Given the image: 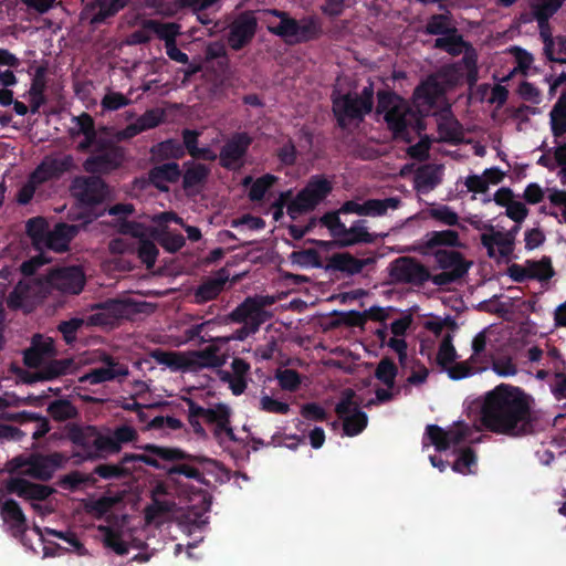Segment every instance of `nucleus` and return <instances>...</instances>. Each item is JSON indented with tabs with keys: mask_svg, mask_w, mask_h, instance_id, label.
<instances>
[{
	"mask_svg": "<svg viewBox=\"0 0 566 566\" xmlns=\"http://www.w3.org/2000/svg\"><path fill=\"white\" fill-rule=\"evenodd\" d=\"M462 243L460 241L458 232L453 230L443 231H431L428 232L421 240V243L416 249L421 253H431L437 250H447L446 248H460Z\"/></svg>",
	"mask_w": 566,
	"mask_h": 566,
	"instance_id": "25",
	"label": "nucleus"
},
{
	"mask_svg": "<svg viewBox=\"0 0 566 566\" xmlns=\"http://www.w3.org/2000/svg\"><path fill=\"white\" fill-rule=\"evenodd\" d=\"M123 160V154L119 148L114 146L106 147L102 154L92 156L84 163V168L88 172H108L117 168Z\"/></svg>",
	"mask_w": 566,
	"mask_h": 566,
	"instance_id": "27",
	"label": "nucleus"
},
{
	"mask_svg": "<svg viewBox=\"0 0 566 566\" xmlns=\"http://www.w3.org/2000/svg\"><path fill=\"white\" fill-rule=\"evenodd\" d=\"M160 245L168 252H176L185 245V239L179 233L163 232L158 237Z\"/></svg>",
	"mask_w": 566,
	"mask_h": 566,
	"instance_id": "64",
	"label": "nucleus"
},
{
	"mask_svg": "<svg viewBox=\"0 0 566 566\" xmlns=\"http://www.w3.org/2000/svg\"><path fill=\"white\" fill-rule=\"evenodd\" d=\"M96 431L94 427L90 426L84 428L75 427L70 431V439L73 443L93 451Z\"/></svg>",
	"mask_w": 566,
	"mask_h": 566,
	"instance_id": "49",
	"label": "nucleus"
},
{
	"mask_svg": "<svg viewBox=\"0 0 566 566\" xmlns=\"http://www.w3.org/2000/svg\"><path fill=\"white\" fill-rule=\"evenodd\" d=\"M275 302L273 296L256 295L248 297L239 306H237L229 315V318L235 323H244L259 328V326L268 318L264 307Z\"/></svg>",
	"mask_w": 566,
	"mask_h": 566,
	"instance_id": "14",
	"label": "nucleus"
},
{
	"mask_svg": "<svg viewBox=\"0 0 566 566\" xmlns=\"http://www.w3.org/2000/svg\"><path fill=\"white\" fill-rule=\"evenodd\" d=\"M73 166L74 161L70 155L48 156L31 176L35 182L41 185L49 180L60 178L63 174L70 171Z\"/></svg>",
	"mask_w": 566,
	"mask_h": 566,
	"instance_id": "21",
	"label": "nucleus"
},
{
	"mask_svg": "<svg viewBox=\"0 0 566 566\" xmlns=\"http://www.w3.org/2000/svg\"><path fill=\"white\" fill-rule=\"evenodd\" d=\"M48 410L56 420L73 418L76 413L74 406L67 400H56L49 406Z\"/></svg>",
	"mask_w": 566,
	"mask_h": 566,
	"instance_id": "59",
	"label": "nucleus"
},
{
	"mask_svg": "<svg viewBox=\"0 0 566 566\" xmlns=\"http://www.w3.org/2000/svg\"><path fill=\"white\" fill-rule=\"evenodd\" d=\"M442 178V166L427 165L418 170L416 175V187L419 191L426 192L440 184Z\"/></svg>",
	"mask_w": 566,
	"mask_h": 566,
	"instance_id": "37",
	"label": "nucleus"
},
{
	"mask_svg": "<svg viewBox=\"0 0 566 566\" xmlns=\"http://www.w3.org/2000/svg\"><path fill=\"white\" fill-rule=\"evenodd\" d=\"M526 271L530 279H536L539 281L548 280L553 275V269L548 260L527 261Z\"/></svg>",
	"mask_w": 566,
	"mask_h": 566,
	"instance_id": "55",
	"label": "nucleus"
},
{
	"mask_svg": "<svg viewBox=\"0 0 566 566\" xmlns=\"http://www.w3.org/2000/svg\"><path fill=\"white\" fill-rule=\"evenodd\" d=\"M179 176L180 169L176 163L156 166L149 171L150 182L160 190H167V184L178 180Z\"/></svg>",
	"mask_w": 566,
	"mask_h": 566,
	"instance_id": "34",
	"label": "nucleus"
},
{
	"mask_svg": "<svg viewBox=\"0 0 566 566\" xmlns=\"http://www.w3.org/2000/svg\"><path fill=\"white\" fill-rule=\"evenodd\" d=\"M457 352L452 345L451 336H446L439 347L437 360L448 373L449 377L454 380L465 378L472 374L470 367L465 364H454Z\"/></svg>",
	"mask_w": 566,
	"mask_h": 566,
	"instance_id": "23",
	"label": "nucleus"
},
{
	"mask_svg": "<svg viewBox=\"0 0 566 566\" xmlns=\"http://www.w3.org/2000/svg\"><path fill=\"white\" fill-rule=\"evenodd\" d=\"M433 258L439 273L432 274V283L437 286L449 285L463 277L472 265L471 261L455 250H437Z\"/></svg>",
	"mask_w": 566,
	"mask_h": 566,
	"instance_id": "9",
	"label": "nucleus"
},
{
	"mask_svg": "<svg viewBox=\"0 0 566 566\" xmlns=\"http://www.w3.org/2000/svg\"><path fill=\"white\" fill-rule=\"evenodd\" d=\"M427 213L429 217L447 226H454L459 220L457 212L447 206L433 207Z\"/></svg>",
	"mask_w": 566,
	"mask_h": 566,
	"instance_id": "61",
	"label": "nucleus"
},
{
	"mask_svg": "<svg viewBox=\"0 0 566 566\" xmlns=\"http://www.w3.org/2000/svg\"><path fill=\"white\" fill-rule=\"evenodd\" d=\"M231 410L224 403H218L211 408H207L206 420L217 426L221 432H226L230 438L233 437V431L230 427Z\"/></svg>",
	"mask_w": 566,
	"mask_h": 566,
	"instance_id": "38",
	"label": "nucleus"
},
{
	"mask_svg": "<svg viewBox=\"0 0 566 566\" xmlns=\"http://www.w3.org/2000/svg\"><path fill=\"white\" fill-rule=\"evenodd\" d=\"M374 263V259H357L349 253H338L333 255L331 264L333 269L349 275L357 274L369 264Z\"/></svg>",
	"mask_w": 566,
	"mask_h": 566,
	"instance_id": "33",
	"label": "nucleus"
},
{
	"mask_svg": "<svg viewBox=\"0 0 566 566\" xmlns=\"http://www.w3.org/2000/svg\"><path fill=\"white\" fill-rule=\"evenodd\" d=\"M565 0H532L531 7L539 24H544L563 4Z\"/></svg>",
	"mask_w": 566,
	"mask_h": 566,
	"instance_id": "43",
	"label": "nucleus"
},
{
	"mask_svg": "<svg viewBox=\"0 0 566 566\" xmlns=\"http://www.w3.org/2000/svg\"><path fill=\"white\" fill-rule=\"evenodd\" d=\"M458 77L453 70L444 69L430 76L413 93L417 111L391 92H379L377 115L382 116L394 138L405 143L412 142L423 129L421 115L430 112L446 90L455 84Z\"/></svg>",
	"mask_w": 566,
	"mask_h": 566,
	"instance_id": "1",
	"label": "nucleus"
},
{
	"mask_svg": "<svg viewBox=\"0 0 566 566\" xmlns=\"http://www.w3.org/2000/svg\"><path fill=\"white\" fill-rule=\"evenodd\" d=\"M130 313V305L123 301H108L92 306L91 312L84 314L86 326L113 325Z\"/></svg>",
	"mask_w": 566,
	"mask_h": 566,
	"instance_id": "16",
	"label": "nucleus"
},
{
	"mask_svg": "<svg viewBox=\"0 0 566 566\" xmlns=\"http://www.w3.org/2000/svg\"><path fill=\"white\" fill-rule=\"evenodd\" d=\"M82 326H86L85 315L81 317H73L69 321L62 322L59 325V329L63 334V337L66 340V343H72L76 337V332Z\"/></svg>",
	"mask_w": 566,
	"mask_h": 566,
	"instance_id": "60",
	"label": "nucleus"
},
{
	"mask_svg": "<svg viewBox=\"0 0 566 566\" xmlns=\"http://www.w3.org/2000/svg\"><path fill=\"white\" fill-rule=\"evenodd\" d=\"M153 357L158 364L166 366L172 371L190 370L188 352H155Z\"/></svg>",
	"mask_w": 566,
	"mask_h": 566,
	"instance_id": "36",
	"label": "nucleus"
},
{
	"mask_svg": "<svg viewBox=\"0 0 566 566\" xmlns=\"http://www.w3.org/2000/svg\"><path fill=\"white\" fill-rule=\"evenodd\" d=\"M70 134L73 137H84V140L81 142L78 145L81 149H86L90 146H92L95 138V129L92 117L87 114H82L80 116L73 117L72 123L70 125Z\"/></svg>",
	"mask_w": 566,
	"mask_h": 566,
	"instance_id": "32",
	"label": "nucleus"
},
{
	"mask_svg": "<svg viewBox=\"0 0 566 566\" xmlns=\"http://www.w3.org/2000/svg\"><path fill=\"white\" fill-rule=\"evenodd\" d=\"M455 30L450 20V15L448 13L432 15L427 25L426 32L429 34H449Z\"/></svg>",
	"mask_w": 566,
	"mask_h": 566,
	"instance_id": "51",
	"label": "nucleus"
},
{
	"mask_svg": "<svg viewBox=\"0 0 566 566\" xmlns=\"http://www.w3.org/2000/svg\"><path fill=\"white\" fill-rule=\"evenodd\" d=\"M493 199L497 206L505 209L506 217L516 223L515 227L520 228L521 223L528 216V209L525 203L521 201L509 188L499 189L494 193Z\"/></svg>",
	"mask_w": 566,
	"mask_h": 566,
	"instance_id": "26",
	"label": "nucleus"
},
{
	"mask_svg": "<svg viewBox=\"0 0 566 566\" xmlns=\"http://www.w3.org/2000/svg\"><path fill=\"white\" fill-rule=\"evenodd\" d=\"M434 46L440 48L452 55H459L462 54L463 50H465V42L457 34L455 30H452V32L446 36L438 38L434 42Z\"/></svg>",
	"mask_w": 566,
	"mask_h": 566,
	"instance_id": "47",
	"label": "nucleus"
},
{
	"mask_svg": "<svg viewBox=\"0 0 566 566\" xmlns=\"http://www.w3.org/2000/svg\"><path fill=\"white\" fill-rule=\"evenodd\" d=\"M400 206L398 198L369 199L364 202L350 200L345 202L339 212L355 213L358 216L379 217L389 210H396Z\"/></svg>",
	"mask_w": 566,
	"mask_h": 566,
	"instance_id": "19",
	"label": "nucleus"
},
{
	"mask_svg": "<svg viewBox=\"0 0 566 566\" xmlns=\"http://www.w3.org/2000/svg\"><path fill=\"white\" fill-rule=\"evenodd\" d=\"M103 363L104 366L93 369L92 371L80 377L81 382L101 384L104 381L113 380L120 376L128 375V368L115 361L109 356L101 353L93 352L81 356L78 363L84 365Z\"/></svg>",
	"mask_w": 566,
	"mask_h": 566,
	"instance_id": "13",
	"label": "nucleus"
},
{
	"mask_svg": "<svg viewBox=\"0 0 566 566\" xmlns=\"http://www.w3.org/2000/svg\"><path fill=\"white\" fill-rule=\"evenodd\" d=\"M128 0H97L98 12L92 19L93 23L102 22L109 15L124 8Z\"/></svg>",
	"mask_w": 566,
	"mask_h": 566,
	"instance_id": "53",
	"label": "nucleus"
},
{
	"mask_svg": "<svg viewBox=\"0 0 566 566\" xmlns=\"http://www.w3.org/2000/svg\"><path fill=\"white\" fill-rule=\"evenodd\" d=\"M72 366V361L69 359L64 360H53L48 366H45L42 370L36 373L32 380H51L61 375H65L70 371Z\"/></svg>",
	"mask_w": 566,
	"mask_h": 566,
	"instance_id": "44",
	"label": "nucleus"
},
{
	"mask_svg": "<svg viewBox=\"0 0 566 566\" xmlns=\"http://www.w3.org/2000/svg\"><path fill=\"white\" fill-rule=\"evenodd\" d=\"M66 457L61 453L50 455L35 454L31 457H17L9 462L10 470H18L21 474L34 479L48 480L66 462Z\"/></svg>",
	"mask_w": 566,
	"mask_h": 566,
	"instance_id": "10",
	"label": "nucleus"
},
{
	"mask_svg": "<svg viewBox=\"0 0 566 566\" xmlns=\"http://www.w3.org/2000/svg\"><path fill=\"white\" fill-rule=\"evenodd\" d=\"M147 28H150L151 34H156L159 39L164 40L166 45L174 42L180 33V27L172 22L159 23L155 20H147Z\"/></svg>",
	"mask_w": 566,
	"mask_h": 566,
	"instance_id": "45",
	"label": "nucleus"
},
{
	"mask_svg": "<svg viewBox=\"0 0 566 566\" xmlns=\"http://www.w3.org/2000/svg\"><path fill=\"white\" fill-rule=\"evenodd\" d=\"M118 452L119 448L118 444L115 442L112 431H96L93 451H90V457H106Z\"/></svg>",
	"mask_w": 566,
	"mask_h": 566,
	"instance_id": "40",
	"label": "nucleus"
},
{
	"mask_svg": "<svg viewBox=\"0 0 566 566\" xmlns=\"http://www.w3.org/2000/svg\"><path fill=\"white\" fill-rule=\"evenodd\" d=\"M250 145V138L244 135H237L229 140L220 153V160L222 166L227 168H235L240 166L241 158L243 157L248 146Z\"/></svg>",
	"mask_w": 566,
	"mask_h": 566,
	"instance_id": "28",
	"label": "nucleus"
},
{
	"mask_svg": "<svg viewBox=\"0 0 566 566\" xmlns=\"http://www.w3.org/2000/svg\"><path fill=\"white\" fill-rule=\"evenodd\" d=\"M190 370L214 368L224 364L226 359L219 354V347L211 345L202 350L188 352Z\"/></svg>",
	"mask_w": 566,
	"mask_h": 566,
	"instance_id": "30",
	"label": "nucleus"
},
{
	"mask_svg": "<svg viewBox=\"0 0 566 566\" xmlns=\"http://www.w3.org/2000/svg\"><path fill=\"white\" fill-rule=\"evenodd\" d=\"M7 490L21 497L42 501L46 499L51 490L44 485L33 484L20 478H12L7 481Z\"/></svg>",
	"mask_w": 566,
	"mask_h": 566,
	"instance_id": "29",
	"label": "nucleus"
},
{
	"mask_svg": "<svg viewBox=\"0 0 566 566\" xmlns=\"http://www.w3.org/2000/svg\"><path fill=\"white\" fill-rule=\"evenodd\" d=\"M72 192L83 205L97 203L107 196L105 184L99 178H76Z\"/></svg>",
	"mask_w": 566,
	"mask_h": 566,
	"instance_id": "24",
	"label": "nucleus"
},
{
	"mask_svg": "<svg viewBox=\"0 0 566 566\" xmlns=\"http://www.w3.org/2000/svg\"><path fill=\"white\" fill-rule=\"evenodd\" d=\"M224 282L222 280H211L202 284L196 292L197 301L202 303L214 298L221 292Z\"/></svg>",
	"mask_w": 566,
	"mask_h": 566,
	"instance_id": "58",
	"label": "nucleus"
},
{
	"mask_svg": "<svg viewBox=\"0 0 566 566\" xmlns=\"http://www.w3.org/2000/svg\"><path fill=\"white\" fill-rule=\"evenodd\" d=\"M388 274L395 284L422 286L429 281L432 282V273L429 268L411 256H400L394 260L388 266Z\"/></svg>",
	"mask_w": 566,
	"mask_h": 566,
	"instance_id": "11",
	"label": "nucleus"
},
{
	"mask_svg": "<svg viewBox=\"0 0 566 566\" xmlns=\"http://www.w3.org/2000/svg\"><path fill=\"white\" fill-rule=\"evenodd\" d=\"M546 198L555 209L552 211V214L560 217V221L566 223V190L548 188L546 191Z\"/></svg>",
	"mask_w": 566,
	"mask_h": 566,
	"instance_id": "48",
	"label": "nucleus"
},
{
	"mask_svg": "<svg viewBox=\"0 0 566 566\" xmlns=\"http://www.w3.org/2000/svg\"><path fill=\"white\" fill-rule=\"evenodd\" d=\"M276 178L272 175H265L256 179L250 189L249 197L251 200H261L268 189L275 182Z\"/></svg>",
	"mask_w": 566,
	"mask_h": 566,
	"instance_id": "62",
	"label": "nucleus"
},
{
	"mask_svg": "<svg viewBox=\"0 0 566 566\" xmlns=\"http://www.w3.org/2000/svg\"><path fill=\"white\" fill-rule=\"evenodd\" d=\"M321 222L340 247L371 243L376 239V235L368 231L365 220H356L347 228L340 221L338 213H327L321 219Z\"/></svg>",
	"mask_w": 566,
	"mask_h": 566,
	"instance_id": "6",
	"label": "nucleus"
},
{
	"mask_svg": "<svg viewBox=\"0 0 566 566\" xmlns=\"http://www.w3.org/2000/svg\"><path fill=\"white\" fill-rule=\"evenodd\" d=\"M336 412L343 419L344 431L347 436H356L367 426V416L359 410V403L355 400L353 390L343 392L342 400L336 406Z\"/></svg>",
	"mask_w": 566,
	"mask_h": 566,
	"instance_id": "15",
	"label": "nucleus"
},
{
	"mask_svg": "<svg viewBox=\"0 0 566 566\" xmlns=\"http://www.w3.org/2000/svg\"><path fill=\"white\" fill-rule=\"evenodd\" d=\"M493 336V329L491 327H485L473 337L471 343L472 354L469 359L471 363L480 364L488 360V347L491 344Z\"/></svg>",
	"mask_w": 566,
	"mask_h": 566,
	"instance_id": "35",
	"label": "nucleus"
},
{
	"mask_svg": "<svg viewBox=\"0 0 566 566\" xmlns=\"http://www.w3.org/2000/svg\"><path fill=\"white\" fill-rule=\"evenodd\" d=\"M142 449L145 450L147 453L125 454L122 459V463L138 461L153 468L159 469L160 464L158 462V459H161L164 461H176L187 458L185 452L177 448H167L156 444H145L142 447Z\"/></svg>",
	"mask_w": 566,
	"mask_h": 566,
	"instance_id": "20",
	"label": "nucleus"
},
{
	"mask_svg": "<svg viewBox=\"0 0 566 566\" xmlns=\"http://www.w3.org/2000/svg\"><path fill=\"white\" fill-rule=\"evenodd\" d=\"M476 463V458L471 450H464L457 461L453 463V471L461 474H471L473 473L472 467Z\"/></svg>",
	"mask_w": 566,
	"mask_h": 566,
	"instance_id": "63",
	"label": "nucleus"
},
{
	"mask_svg": "<svg viewBox=\"0 0 566 566\" xmlns=\"http://www.w3.org/2000/svg\"><path fill=\"white\" fill-rule=\"evenodd\" d=\"M263 15L268 30L289 43L305 42L317 34L316 23L312 19L297 21L290 18L286 12L277 10H264Z\"/></svg>",
	"mask_w": 566,
	"mask_h": 566,
	"instance_id": "5",
	"label": "nucleus"
},
{
	"mask_svg": "<svg viewBox=\"0 0 566 566\" xmlns=\"http://www.w3.org/2000/svg\"><path fill=\"white\" fill-rule=\"evenodd\" d=\"M532 405V397L521 388L499 385L484 397L481 407L482 424L499 434L523 436L530 428Z\"/></svg>",
	"mask_w": 566,
	"mask_h": 566,
	"instance_id": "2",
	"label": "nucleus"
},
{
	"mask_svg": "<svg viewBox=\"0 0 566 566\" xmlns=\"http://www.w3.org/2000/svg\"><path fill=\"white\" fill-rule=\"evenodd\" d=\"M331 182L321 177L312 178L303 190L287 205V213L296 219L313 210L331 192Z\"/></svg>",
	"mask_w": 566,
	"mask_h": 566,
	"instance_id": "12",
	"label": "nucleus"
},
{
	"mask_svg": "<svg viewBox=\"0 0 566 566\" xmlns=\"http://www.w3.org/2000/svg\"><path fill=\"white\" fill-rule=\"evenodd\" d=\"M476 432L478 428L475 426L458 421L447 429L436 424H429L426 434L430 443L433 444L438 451H446L461 443L478 441V438L474 437Z\"/></svg>",
	"mask_w": 566,
	"mask_h": 566,
	"instance_id": "8",
	"label": "nucleus"
},
{
	"mask_svg": "<svg viewBox=\"0 0 566 566\" xmlns=\"http://www.w3.org/2000/svg\"><path fill=\"white\" fill-rule=\"evenodd\" d=\"M2 517L6 523L10 524L17 532L25 531V517L13 500H7L1 506Z\"/></svg>",
	"mask_w": 566,
	"mask_h": 566,
	"instance_id": "41",
	"label": "nucleus"
},
{
	"mask_svg": "<svg viewBox=\"0 0 566 566\" xmlns=\"http://www.w3.org/2000/svg\"><path fill=\"white\" fill-rule=\"evenodd\" d=\"M151 154L157 159L180 158L184 155V148L179 143L169 139L154 146Z\"/></svg>",
	"mask_w": 566,
	"mask_h": 566,
	"instance_id": "46",
	"label": "nucleus"
},
{
	"mask_svg": "<svg viewBox=\"0 0 566 566\" xmlns=\"http://www.w3.org/2000/svg\"><path fill=\"white\" fill-rule=\"evenodd\" d=\"M209 169L206 165L196 161L185 164L184 186L186 188L195 187L206 180Z\"/></svg>",
	"mask_w": 566,
	"mask_h": 566,
	"instance_id": "42",
	"label": "nucleus"
},
{
	"mask_svg": "<svg viewBox=\"0 0 566 566\" xmlns=\"http://www.w3.org/2000/svg\"><path fill=\"white\" fill-rule=\"evenodd\" d=\"M374 90L371 85L365 87L360 96L346 94L333 99V111L342 127H347L355 122L361 120L373 107Z\"/></svg>",
	"mask_w": 566,
	"mask_h": 566,
	"instance_id": "7",
	"label": "nucleus"
},
{
	"mask_svg": "<svg viewBox=\"0 0 566 566\" xmlns=\"http://www.w3.org/2000/svg\"><path fill=\"white\" fill-rule=\"evenodd\" d=\"M375 376L388 388H392L397 376V368L391 360L384 358L379 361Z\"/></svg>",
	"mask_w": 566,
	"mask_h": 566,
	"instance_id": "54",
	"label": "nucleus"
},
{
	"mask_svg": "<svg viewBox=\"0 0 566 566\" xmlns=\"http://www.w3.org/2000/svg\"><path fill=\"white\" fill-rule=\"evenodd\" d=\"M518 230V227H514L510 231H500L491 227L489 231L484 232L481 240L489 256L497 261L507 259L513 252L515 234Z\"/></svg>",
	"mask_w": 566,
	"mask_h": 566,
	"instance_id": "17",
	"label": "nucleus"
},
{
	"mask_svg": "<svg viewBox=\"0 0 566 566\" xmlns=\"http://www.w3.org/2000/svg\"><path fill=\"white\" fill-rule=\"evenodd\" d=\"M27 231L38 250L49 249L55 252H63L69 248L71 240L77 234L78 227L57 223L53 229H50L45 219L38 217L28 221Z\"/></svg>",
	"mask_w": 566,
	"mask_h": 566,
	"instance_id": "4",
	"label": "nucleus"
},
{
	"mask_svg": "<svg viewBox=\"0 0 566 566\" xmlns=\"http://www.w3.org/2000/svg\"><path fill=\"white\" fill-rule=\"evenodd\" d=\"M549 125L555 137L566 134V94H562L549 113Z\"/></svg>",
	"mask_w": 566,
	"mask_h": 566,
	"instance_id": "39",
	"label": "nucleus"
},
{
	"mask_svg": "<svg viewBox=\"0 0 566 566\" xmlns=\"http://www.w3.org/2000/svg\"><path fill=\"white\" fill-rule=\"evenodd\" d=\"M292 264L301 268H312L319 265L318 252L314 249L294 251L289 256Z\"/></svg>",
	"mask_w": 566,
	"mask_h": 566,
	"instance_id": "52",
	"label": "nucleus"
},
{
	"mask_svg": "<svg viewBox=\"0 0 566 566\" xmlns=\"http://www.w3.org/2000/svg\"><path fill=\"white\" fill-rule=\"evenodd\" d=\"M163 120V112L160 109H150L142 115L135 123L128 125L118 136L120 138H130L137 134L154 128Z\"/></svg>",
	"mask_w": 566,
	"mask_h": 566,
	"instance_id": "31",
	"label": "nucleus"
},
{
	"mask_svg": "<svg viewBox=\"0 0 566 566\" xmlns=\"http://www.w3.org/2000/svg\"><path fill=\"white\" fill-rule=\"evenodd\" d=\"M259 408L264 412L277 415H286L290 411V405L287 402L276 399L266 392L261 394Z\"/></svg>",
	"mask_w": 566,
	"mask_h": 566,
	"instance_id": "50",
	"label": "nucleus"
},
{
	"mask_svg": "<svg viewBox=\"0 0 566 566\" xmlns=\"http://www.w3.org/2000/svg\"><path fill=\"white\" fill-rule=\"evenodd\" d=\"M42 263L40 259L33 258L21 265L22 272L28 275V277L20 281L10 294L8 300L10 306H25L34 298L43 297L51 289L71 294H77L83 290L85 275L78 266L57 269L51 272L44 282L30 277Z\"/></svg>",
	"mask_w": 566,
	"mask_h": 566,
	"instance_id": "3",
	"label": "nucleus"
},
{
	"mask_svg": "<svg viewBox=\"0 0 566 566\" xmlns=\"http://www.w3.org/2000/svg\"><path fill=\"white\" fill-rule=\"evenodd\" d=\"M275 378L283 390L295 391L301 385V377L293 369H279Z\"/></svg>",
	"mask_w": 566,
	"mask_h": 566,
	"instance_id": "57",
	"label": "nucleus"
},
{
	"mask_svg": "<svg viewBox=\"0 0 566 566\" xmlns=\"http://www.w3.org/2000/svg\"><path fill=\"white\" fill-rule=\"evenodd\" d=\"M509 52L514 56L516 62V66L513 69L509 77L516 72L526 74L534 62L533 55L526 50L518 46L510 48Z\"/></svg>",
	"mask_w": 566,
	"mask_h": 566,
	"instance_id": "56",
	"label": "nucleus"
},
{
	"mask_svg": "<svg viewBox=\"0 0 566 566\" xmlns=\"http://www.w3.org/2000/svg\"><path fill=\"white\" fill-rule=\"evenodd\" d=\"M118 231L122 234H127L140 240L138 247V258L143 263L146 264L147 269H151L156 263L159 252L154 242L145 239L147 235L146 228L139 223L122 222L118 226Z\"/></svg>",
	"mask_w": 566,
	"mask_h": 566,
	"instance_id": "22",
	"label": "nucleus"
},
{
	"mask_svg": "<svg viewBox=\"0 0 566 566\" xmlns=\"http://www.w3.org/2000/svg\"><path fill=\"white\" fill-rule=\"evenodd\" d=\"M258 21L252 12H243L229 25L228 44L232 50H241L248 45L255 32Z\"/></svg>",
	"mask_w": 566,
	"mask_h": 566,
	"instance_id": "18",
	"label": "nucleus"
}]
</instances>
